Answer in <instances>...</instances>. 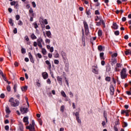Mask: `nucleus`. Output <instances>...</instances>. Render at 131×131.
Wrapping results in <instances>:
<instances>
[{"mask_svg": "<svg viewBox=\"0 0 131 131\" xmlns=\"http://www.w3.org/2000/svg\"><path fill=\"white\" fill-rule=\"evenodd\" d=\"M60 94H61V96H62V97H63L64 98H66V97H67L66 94L65 93V92H64V91H61L60 92Z\"/></svg>", "mask_w": 131, "mask_h": 131, "instance_id": "21", "label": "nucleus"}, {"mask_svg": "<svg viewBox=\"0 0 131 131\" xmlns=\"http://www.w3.org/2000/svg\"><path fill=\"white\" fill-rule=\"evenodd\" d=\"M20 112L23 114L27 113V112H28V108L25 107H21L20 108Z\"/></svg>", "mask_w": 131, "mask_h": 131, "instance_id": "6", "label": "nucleus"}, {"mask_svg": "<svg viewBox=\"0 0 131 131\" xmlns=\"http://www.w3.org/2000/svg\"><path fill=\"white\" fill-rule=\"evenodd\" d=\"M48 57L50 58H52V57H53V54H52L51 53H48Z\"/></svg>", "mask_w": 131, "mask_h": 131, "instance_id": "60", "label": "nucleus"}, {"mask_svg": "<svg viewBox=\"0 0 131 131\" xmlns=\"http://www.w3.org/2000/svg\"><path fill=\"white\" fill-rule=\"evenodd\" d=\"M105 80L106 81H110V80H111V78L110 77H106L105 78Z\"/></svg>", "mask_w": 131, "mask_h": 131, "instance_id": "38", "label": "nucleus"}, {"mask_svg": "<svg viewBox=\"0 0 131 131\" xmlns=\"http://www.w3.org/2000/svg\"><path fill=\"white\" fill-rule=\"evenodd\" d=\"M37 45H38V43H37V42H36V41H34V42H33V46H34V47H37Z\"/></svg>", "mask_w": 131, "mask_h": 131, "instance_id": "58", "label": "nucleus"}, {"mask_svg": "<svg viewBox=\"0 0 131 131\" xmlns=\"http://www.w3.org/2000/svg\"><path fill=\"white\" fill-rule=\"evenodd\" d=\"M45 42L48 45H50V43H51V40H50V39L46 38L45 39Z\"/></svg>", "mask_w": 131, "mask_h": 131, "instance_id": "25", "label": "nucleus"}, {"mask_svg": "<svg viewBox=\"0 0 131 131\" xmlns=\"http://www.w3.org/2000/svg\"><path fill=\"white\" fill-rule=\"evenodd\" d=\"M43 40H42V38H39L37 39V43L39 48H42V45H41V43L43 42Z\"/></svg>", "mask_w": 131, "mask_h": 131, "instance_id": "5", "label": "nucleus"}, {"mask_svg": "<svg viewBox=\"0 0 131 131\" xmlns=\"http://www.w3.org/2000/svg\"><path fill=\"white\" fill-rule=\"evenodd\" d=\"M54 57L55 58H59L60 57V55H59V53H56Z\"/></svg>", "mask_w": 131, "mask_h": 131, "instance_id": "54", "label": "nucleus"}, {"mask_svg": "<svg viewBox=\"0 0 131 131\" xmlns=\"http://www.w3.org/2000/svg\"><path fill=\"white\" fill-rule=\"evenodd\" d=\"M47 83H48V84H51V79H48L47 80Z\"/></svg>", "mask_w": 131, "mask_h": 131, "instance_id": "46", "label": "nucleus"}, {"mask_svg": "<svg viewBox=\"0 0 131 131\" xmlns=\"http://www.w3.org/2000/svg\"><path fill=\"white\" fill-rule=\"evenodd\" d=\"M5 111L7 113V114H10L11 113V110H10V107L9 106H6Z\"/></svg>", "mask_w": 131, "mask_h": 131, "instance_id": "18", "label": "nucleus"}, {"mask_svg": "<svg viewBox=\"0 0 131 131\" xmlns=\"http://www.w3.org/2000/svg\"><path fill=\"white\" fill-rule=\"evenodd\" d=\"M35 123L34 120H32V124H30L29 126L26 127L27 129H29L30 131H35Z\"/></svg>", "mask_w": 131, "mask_h": 131, "instance_id": "3", "label": "nucleus"}, {"mask_svg": "<svg viewBox=\"0 0 131 131\" xmlns=\"http://www.w3.org/2000/svg\"><path fill=\"white\" fill-rule=\"evenodd\" d=\"M100 58L101 59V60H104V53L101 52L100 53Z\"/></svg>", "mask_w": 131, "mask_h": 131, "instance_id": "22", "label": "nucleus"}, {"mask_svg": "<svg viewBox=\"0 0 131 131\" xmlns=\"http://www.w3.org/2000/svg\"><path fill=\"white\" fill-rule=\"evenodd\" d=\"M69 95L70 96V98H73V93H72V92H70L69 93Z\"/></svg>", "mask_w": 131, "mask_h": 131, "instance_id": "55", "label": "nucleus"}, {"mask_svg": "<svg viewBox=\"0 0 131 131\" xmlns=\"http://www.w3.org/2000/svg\"><path fill=\"white\" fill-rule=\"evenodd\" d=\"M110 95H111L112 96H113V95H114V87L113 86V85H111L110 88Z\"/></svg>", "mask_w": 131, "mask_h": 131, "instance_id": "12", "label": "nucleus"}, {"mask_svg": "<svg viewBox=\"0 0 131 131\" xmlns=\"http://www.w3.org/2000/svg\"><path fill=\"white\" fill-rule=\"evenodd\" d=\"M25 53H26V49H25V48H23L21 49V53L22 54H25Z\"/></svg>", "mask_w": 131, "mask_h": 131, "instance_id": "33", "label": "nucleus"}, {"mask_svg": "<svg viewBox=\"0 0 131 131\" xmlns=\"http://www.w3.org/2000/svg\"><path fill=\"white\" fill-rule=\"evenodd\" d=\"M112 57H117V53H114V54L112 55Z\"/></svg>", "mask_w": 131, "mask_h": 131, "instance_id": "56", "label": "nucleus"}, {"mask_svg": "<svg viewBox=\"0 0 131 131\" xmlns=\"http://www.w3.org/2000/svg\"><path fill=\"white\" fill-rule=\"evenodd\" d=\"M114 33L115 35H119V31H116Z\"/></svg>", "mask_w": 131, "mask_h": 131, "instance_id": "48", "label": "nucleus"}, {"mask_svg": "<svg viewBox=\"0 0 131 131\" xmlns=\"http://www.w3.org/2000/svg\"><path fill=\"white\" fill-rule=\"evenodd\" d=\"M31 38L33 39H36L37 37H36V36H35V35H34V34H32L31 35Z\"/></svg>", "mask_w": 131, "mask_h": 131, "instance_id": "31", "label": "nucleus"}, {"mask_svg": "<svg viewBox=\"0 0 131 131\" xmlns=\"http://www.w3.org/2000/svg\"><path fill=\"white\" fill-rule=\"evenodd\" d=\"M7 90L8 92H11V86L10 85H8L7 86Z\"/></svg>", "mask_w": 131, "mask_h": 131, "instance_id": "39", "label": "nucleus"}, {"mask_svg": "<svg viewBox=\"0 0 131 131\" xmlns=\"http://www.w3.org/2000/svg\"><path fill=\"white\" fill-rule=\"evenodd\" d=\"M65 108V106L64 105H62L61 107H60V111L61 112H64V108Z\"/></svg>", "mask_w": 131, "mask_h": 131, "instance_id": "34", "label": "nucleus"}, {"mask_svg": "<svg viewBox=\"0 0 131 131\" xmlns=\"http://www.w3.org/2000/svg\"><path fill=\"white\" fill-rule=\"evenodd\" d=\"M62 57L63 59H64V60H65V59H66V54L64 52H62Z\"/></svg>", "mask_w": 131, "mask_h": 131, "instance_id": "32", "label": "nucleus"}, {"mask_svg": "<svg viewBox=\"0 0 131 131\" xmlns=\"http://www.w3.org/2000/svg\"><path fill=\"white\" fill-rule=\"evenodd\" d=\"M23 121L25 123L26 125L29 124V122L28 121V117H24Z\"/></svg>", "mask_w": 131, "mask_h": 131, "instance_id": "9", "label": "nucleus"}, {"mask_svg": "<svg viewBox=\"0 0 131 131\" xmlns=\"http://www.w3.org/2000/svg\"><path fill=\"white\" fill-rule=\"evenodd\" d=\"M29 56L31 61H32V60H33V57L32 56V55H31V53H29Z\"/></svg>", "mask_w": 131, "mask_h": 131, "instance_id": "30", "label": "nucleus"}, {"mask_svg": "<svg viewBox=\"0 0 131 131\" xmlns=\"http://www.w3.org/2000/svg\"><path fill=\"white\" fill-rule=\"evenodd\" d=\"M76 119L77 122H78V123H81V120H80L79 119V117L76 118Z\"/></svg>", "mask_w": 131, "mask_h": 131, "instance_id": "40", "label": "nucleus"}, {"mask_svg": "<svg viewBox=\"0 0 131 131\" xmlns=\"http://www.w3.org/2000/svg\"><path fill=\"white\" fill-rule=\"evenodd\" d=\"M47 49L49 50L50 53H53L54 52V47H51L50 45H47Z\"/></svg>", "mask_w": 131, "mask_h": 131, "instance_id": "11", "label": "nucleus"}, {"mask_svg": "<svg viewBox=\"0 0 131 131\" xmlns=\"http://www.w3.org/2000/svg\"><path fill=\"white\" fill-rule=\"evenodd\" d=\"M25 39L26 41H29V38L28 37V36H25Z\"/></svg>", "mask_w": 131, "mask_h": 131, "instance_id": "42", "label": "nucleus"}, {"mask_svg": "<svg viewBox=\"0 0 131 131\" xmlns=\"http://www.w3.org/2000/svg\"><path fill=\"white\" fill-rule=\"evenodd\" d=\"M5 128L6 130H9V126H6Z\"/></svg>", "mask_w": 131, "mask_h": 131, "instance_id": "64", "label": "nucleus"}, {"mask_svg": "<svg viewBox=\"0 0 131 131\" xmlns=\"http://www.w3.org/2000/svg\"><path fill=\"white\" fill-rule=\"evenodd\" d=\"M9 23L11 25V26H13L14 25V23H13V20L12 18H10L9 20Z\"/></svg>", "mask_w": 131, "mask_h": 131, "instance_id": "28", "label": "nucleus"}, {"mask_svg": "<svg viewBox=\"0 0 131 131\" xmlns=\"http://www.w3.org/2000/svg\"><path fill=\"white\" fill-rule=\"evenodd\" d=\"M18 25L22 26V25H23V22H22V21H21V20H18Z\"/></svg>", "mask_w": 131, "mask_h": 131, "instance_id": "36", "label": "nucleus"}, {"mask_svg": "<svg viewBox=\"0 0 131 131\" xmlns=\"http://www.w3.org/2000/svg\"><path fill=\"white\" fill-rule=\"evenodd\" d=\"M123 126H124V127H126V126H127V123L124 122L123 123Z\"/></svg>", "mask_w": 131, "mask_h": 131, "instance_id": "59", "label": "nucleus"}, {"mask_svg": "<svg viewBox=\"0 0 131 131\" xmlns=\"http://www.w3.org/2000/svg\"><path fill=\"white\" fill-rule=\"evenodd\" d=\"M57 80L59 84H60V85H62V83H63V79L60 76H57Z\"/></svg>", "mask_w": 131, "mask_h": 131, "instance_id": "8", "label": "nucleus"}, {"mask_svg": "<svg viewBox=\"0 0 131 131\" xmlns=\"http://www.w3.org/2000/svg\"><path fill=\"white\" fill-rule=\"evenodd\" d=\"M125 54L127 56V55L129 54V49L127 50V51H126L125 52Z\"/></svg>", "mask_w": 131, "mask_h": 131, "instance_id": "41", "label": "nucleus"}, {"mask_svg": "<svg viewBox=\"0 0 131 131\" xmlns=\"http://www.w3.org/2000/svg\"><path fill=\"white\" fill-rule=\"evenodd\" d=\"M40 21H43L44 22V24H45V25H47L48 24L47 19H45L43 20V19H41L40 20Z\"/></svg>", "mask_w": 131, "mask_h": 131, "instance_id": "29", "label": "nucleus"}, {"mask_svg": "<svg viewBox=\"0 0 131 131\" xmlns=\"http://www.w3.org/2000/svg\"><path fill=\"white\" fill-rule=\"evenodd\" d=\"M98 51H99L100 52H102V51H103V46H99L98 47Z\"/></svg>", "mask_w": 131, "mask_h": 131, "instance_id": "26", "label": "nucleus"}, {"mask_svg": "<svg viewBox=\"0 0 131 131\" xmlns=\"http://www.w3.org/2000/svg\"><path fill=\"white\" fill-rule=\"evenodd\" d=\"M121 64L120 63H117L116 67L115 69V71L119 72L120 71V70L119 68H121Z\"/></svg>", "mask_w": 131, "mask_h": 131, "instance_id": "13", "label": "nucleus"}, {"mask_svg": "<svg viewBox=\"0 0 131 131\" xmlns=\"http://www.w3.org/2000/svg\"><path fill=\"white\" fill-rule=\"evenodd\" d=\"M54 64H56L57 65H58V64H59V60L55 59L54 60Z\"/></svg>", "mask_w": 131, "mask_h": 131, "instance_id": "52", "label": "nucleus"}, {"mask_svg": "<svg viewBox=\"0 0 131 131\" xmlns=\"http://www.w3.org/2000/svg\"><path fill=\"white\" fill-rule=\"evenodd\" d=\"M32 5L33 8L36 7V4H35V2H32Z\"/></svg>", "mask_w": 131, "mask_h": 131, "instance_id": "44", "label": "nucleus"}, {"mask_svg": "<svg viewBox=\"0 0 131 131\" xmlns=\"http://www.w3.org/2000/svg\"><path fill=\"white\" fill-rule=\"evenodd\" d=\"M84 27H85V29H89V26H88V24H84Z\"/></svg>", "mask_w": 131, "mask_h": 131, "instance_id": "57", "label": "nucleus"}, {"mask_svg": "<svg viewBox=\"0 0 131 131\" xmlns=\"http://www.w3.org/2000/svg\"><path fill=\"white\" fill-rule=\"evenodd\" d=\"M75 116H76V118L79 117V113H78L77 112H76Z\"/></svg>", "mask_w": 131, "mask_h": 131, "instance_id": "47", "label": "nucleus"}, {"mask_svg": "<svg viewBox=\"0 0 131 131\" xmlns=\"http://www.w3.org/2000/svg\"><path fill=\"white\" fill-rule=\"evenodd\" d=\"M117 62V61L115 60L114 61H113L112 62V64L113 66V65H114V64H116Z\"/></svg>", "mask_w": 131, "mask_h": 131, "instance_id": "62", "label": "nucleus"}, {"mask_svg": "<svg viewBox=\"0 0 131 131\" xmlns=\"http://www.w3.org/2000/svg\"><path fill=\"white\" fill-rule=\"evenodd\" d=\"M42 76L43 79H47L49 77V74H48V73L45 72L42 73Z\"/></svg>", "mask_w": 131, "mask_h": 131, "instance_id": "10", "label": "nucleus"}, {"mask_svg": "<svg viewBox=\"0 0 131 131\" xmlns=\"http://www.w3.org/2000/svg\"><path fill=\"white\" fill-rule=\"evenodd\" d=\"M40 49H41V53L43 54V55H47V50H46V49L42 48V47L40 48Z\"/></svg>", "mask_w": 131, "mask_h": 131, "instance_id": "17", "label": "nucleus"}, {"mask_svg": "<svg viewBox=\"0 0 131 131\" xmlns=\"http://www.w3.org/2000/svg\"><path fill=\"white\" fill-rule=\"evenodd\" d=\"M92 71L95 74H99V69H98V66H93L92 69Z\"/></svg>", "mask_w": 131, "mask_h": 131, "instance_id": "4", "label": "nucleus"}, {"mask_svg": "<svg viewBox=\"0 0 131 131\" xmlns=\"http://www.w3.org/2000/svg\"><path fill=\"white\" fill-rule=\"evenodd\" d=\"M46 29H51V27H50V26H49V25H47L46 27Z\"/></svg>", "mask_w": 131, "mask_h": 131, "instance_id": "63", "label": "nucleus"}, {"mask_svg": "<svg viewBox=\"0 0 131 131\" xmlns=\"http://www.w3.org/2000/svg\"><path fill=\"white\" fill-rule=\"evenodd\" d=\"M45 62L47 65H48L50 70H51V68H52V64H51V62H50V61L46 60Z\"/></svg>", "mask_w": 131, "mask_h": 131, "instance_id": "16", "label": "nucleus"}, {"mask_svg": "<svg viewBox=\"0 0 131 131\" xmlns=\"http://www.w3.org/2000/svg\"><path fill=\"white\" fill-rule=\"evenodd\" d=\"M95 15H100V12L99 10H96L95 12Z\"/></svg>", "mask_w": 131, "mask_h": 131, "instance_id": "49", "label": "nucleus"}, {"mask_svg": "<svg viewBox=\"0 0 131 131\" xmlns=\"http://www.w3.org/2000/svg\"><path fill=\"white\" fill-rule=\"evenodd\" d=\"M11 6H15V7H18L19 6V4L18 3V2L16 1H13L11 3H10Z\"/></svg>", "mask_w": 131, "mask_h": 131, "instance_id": "14", "label": "nucleus"}, {"mask_svg": "<svg viewBox=\"0 0 131 131\" xmlns=\"http://www.w3.org/2000/svg\"><path fill=\"white\" fill-rule=\"evenodd\" d=\"M112 28L114 29H118V25L116 23H113Z\"/></svg>", "mask_w": 131, "mask_h": 131, "instance_id": "19", "label": "nucleus"}, {"mask_svg": "<svg viewBox=\"0 0 131 131\" xmlns=\"http://www.w3.org/2000/svg\"><path fill=\"white\" fill-rule=\"evenodd\" d=\"M85 14L87 15L88 18H91L92 17L91 13V9H87L85 11Z\"/></svg>", "mask_w": 131, "mask_h": 131, "instance_id": "7", "label": "nucleus"}, {"mask_svg": "<svg viewBox=\"0 0 131 131\" xmlns=\"http://www.w3.org/2000/svg\"><path fill=\"white\" fill-rule=\"evenodd\" d=\"M29 13L30 14H31L32 17L34 16V13H33V9H32V8H30V9L29 10Z\"/></svg>", "mask_w": 131, "mask_h": 131, "instance_id": "20", "label": "nucleus"}, {"mask_svg": "<svg viewBox=\"0 0 131 131\" xmlns=\"http://www.w3.org/2000/svg\"><path fill=\"white\" fill-rule=\"evenodd\" d=\"M81 39H82V42H84L85 38H84V33L82 34Z\"/></svg>", "mask_w": 131, "mask_h": 131, "instance_id": "35", "label": "nucleus"}, {"mask_svg": "<svg viewBox=\"0 0 131 131\" xmlns=\"http://www.w3.org/2000/svg\"><path fill=\"white\" fill-rule=\"evenodd\" d=\"M21 91L22 92H26L27 91V86L22 87Z\"/></svg>", "mask_w": 131, "mask_h": 131, "instance_id": "24", "label": "nucleus"}, {"mask_svg": "<svg viewBox=\"0 0 131 131\" xmlns=\"http://www.w3.org/2000/svg\"><path fill=\"white\" fill-rule=\"evenodd\" d=\"M65 82L68 86H69V83L68 82V80L66 78H65Z\"/></svg>", "mask_w": 131, "mask_h": 131, "instance_id": "43", "label": "nucleus"}, {"mask_svg": "<svg viewBox=\"0 0 131 131\" xmlns=\"http://www.w3.org/2000/svg\"><path fill=\"white\" fill-rule=\"evenodd\" d=\"M127 112H130V111L129 110H126V111H124V110H123V111H121V114H124V113H127Z\"/></svg>", "mask_w": 131, "mask_h": 131, "instance_id": "27", "label": "nucleus"}, {"mask_svg": "<svg viewBox=\"0 0 131 131\" xmlns=\"http://www.w3.org/2000/svg\"><path fill=\"white\" fill-rule=\"evenodd\" d=\"M13 90H14L15 93H16V92H17V85L14 84V87H13Z\"/></svg>", "mask_w": 131, "mask_h": 131, "instance_id": "37", "label": "nucleus"}, {"mask_svg": "<svg viewBox=\"0 0 131 131\" xmlns=\"http://www.w3.org/2000/svg\"><path fill=\"white\" fill-rule=\"evenodd\" d=\"M37 57H39V59L41 58V54H40V53H37Z\"/></svg>", "mask_w": 131, "mask_h": 131, "instance_id": "50", "label": "nucleus"}, {"mask_svg": "<svg viewBox=\"0 0 131 131\" xmlns=\"http://www.w3.org/2000/svg\"><path fill=\"white\" fill-rule=\"evenodd\" d=\"M103 34V33L102 32V30H99L98 32V36H99L100 37H101V36H102V34Z\"/></svg>", "mask_w": 131, "mask_h": 131, "instance_id": "23", "label": "nucleus"}, {"mask_svg": "<svg viewBox=\"0 0 131 131\" xmlns=\"http://www.w3.org/2000/svg\"><path fill=\"white\" fill-rule=\"evenodd\" d=\"M9 101L10 103V105L12 106V107H17V106H19V104H20V102L19 101H18V100H14V98L13 97H11L9 99Z\"/></svg>", "mask_w": 131, "mask_h": 131, "instance_id": "1", "label": "nucleus"}, {"mask_svg": "<svg viewBox=\"0 0 131 131\" xmlns=\"http://www.w3.org/2000/svg\"><path fill=\"white\" fill-rule=\"evenodd\" d=\"M120 76L122 79H125L127 77V74L126 73V69L123 68L120 72Z\"/></svg>", "mask_w": 131, "mask_h": 131, "instance_id": "2", "label": "nucleus"}, {"mask_svg": "<svg viewBox=\"0 0 131 131\" xmlns=\"http://www.w3.org/2000/svg\"><path fill=\"white\" fill-rule=\"evenodd\" d=\"M126 93L127 95H128V96H131V91H126Z\"/></svg>", "mask_w": 131, "mask_h": 131, "instance_id": "53", "label": "nucleus"}, {"mask_svg": "<svg viewBox=\"0 0 131 131\" xmlns=\"http://www.w3.org/2000/svg\"><path fill=\"white\" fill-rule=\"evenodd\" d=\"M16 20H18L19 19H20V15H16L15 16Z\"/></svg>", "mask_w": 131, "mask_h": 131, "instance_id": "51", "label": "nucleus"}, {"mask_svg": "<svg viewBox=\"0 0 131 131\" xmlns=\"http://www.w3.org/2000/svg\"><path fill=\"white\" fill-rule=\"evenodd\" d=\"M85 32L86 35H89V29H85Z\"/></svg>", "mask_w": 131, "mask_h": 131, "instance_id": "45", "label": "nucleus"}, {"mask_svg": "<svg viewBox=\"0 0 131 131\" xmlns=\"http://www.w3.org/2000/svg\"><path fill=\"white\" fill-rule=\"evenodd\" d=\"M1 98H2V99H4L5 98V94H1Z\"/></svg>", "mask_w": 131, "mask_h": 131, "instance_id": "61", "label": "nucleus"}, {"mask_svg": "<svg viewBox=\"0 0 131 131\" xmlns=\"http://www.w3.org/2000/svg\"><path fill=\"white\" fill-rule=\"evenodd\" d=\"M46 35L49 38H51L52 37V33H51V31H46Z\"/></svg>", "mask_w": 131, "mask_h": 131, "instance_id": "15", "label": "nucleus"}]
</instances>
